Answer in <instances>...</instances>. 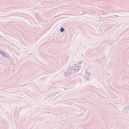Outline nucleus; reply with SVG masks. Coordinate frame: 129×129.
Instances as JSON below:
<instances>
[{
	"mask_svg": "<svg viewBox=\"0 0 129 129\" xmlns=\"http://www.w3.org/2000/svg\"><path fill=\"white\" fill-rule=\"evenodd\" d=\"M60 31H61V32H63V31L64 30V29L62 28H61V29H60Z\"/></svg>",
	"mask_w": 129,
	"mask_h": 129,
	"instance_id": "1",
	"label": "nucleus"
}]
</instances>
